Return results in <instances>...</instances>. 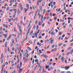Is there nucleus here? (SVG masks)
Listing matches in <instances>:
<instances>
[{
  "instance_id": "36",
  "label": "nucleus",
  "mask_w": 73,
  "mask_h": 73,
  "mask_svg": "<svg viewBox=\"0 0 73 73\" xmlns=\"http://www.w3.org/2000/svg\"><path fill=\"white\" fill-rule=\"evenodd\" d=\"M42 33V31H40L39 34V36H41V33Z\"/></svg>"
},
{
  "instance_id": "23",
  "label": "nucleus",
  "mask_w": 73,
  "mask_h": 73,
  "mask_svg": "<svg viewBox=\"0 0 73 73\" xmlns=\"http://www.w3.org/2000/svg\"><path fill=\"white\" fill-rule=\"evenodd\" d=\"M38 23V21H37V20H36L35 22V24H37Z\"/></svg>"
},
{
  "instance_id": "9",
  "label": "nucleus",
  "mask_w": 73,
  "mask_h": 73,
  "mask_svg": "<svg viewBox=\"0 0 73 73\" xmlns=\"http://www.w3.org/2000/svg\"><path fill=\"white\" fill-rule=\"evenodd\" d=\"M33 30L31 31V32L30 33V36H32V34H33Z\"/></svg>"
},
{
  "instance_id": "30",
  "label": "nucleus",
  "mask_w": 73,
  "mask_h": 73,
  "mask_svg": "<svg viewBox=\"0 0 73 73\" xmlns=\"http://www.w3.org/2000/svg\"><path fill=\"white\" fill-rule=\"evenodd\" d=\"M46 19V17H44V18L43 20L44 21H45Z\"/></svg>"
},
{
  "instance_id": "37",
  "label": "nucleus",
  "mask_w": 73,
  "mask_h": 73,
  "mask_svg": "<svg viewBox=\"0 0 73 73\" xmlns=\"http://www.w3.org/2000/svg\"><path fill=\"white\" fill-rule=\"evenodd\" d=\"M39 53L41 54L42 53V52L41 51V50H39Z\"/></svg>"
},
{
  "instance_id": "19",
  "label": "nucleus",
  "mask_w": 73,
  "mask_h": 73,
  "mask_svg": "<svg viewBox=\"0 0 73 73\" xmlns=\"http://www.w3.org/2000/svg\"><path fill=\"white\" fill-rule=\"evenodd\" d=\"M20 30V35H21V29H19Z\"/></svg>"
},
{
  "instance_id": "40",
  "label": "nucleus",
  "mask_w": 73,
  "mask_h": 73,
  "mask_svg": "<svg viewBox=\"0 0 73 73\" xmlns=\"http://www.w3.org/2000/svg\"><path fill=\"white\" fill-rule=\"evenodd\" d=\"M45 25V23H43L42 25V27H44V26Z\"/></svg>"
},
{
  "instance_id": "39",
  "label": "nucleus",
  "mask_w": 73,
  "mask_h": 73,
  "mask_svg": "<svg viewBox=\"0 0 73 73\" xmlns=\"http://www.w3.org/2000/svg\"><path fill=\"white\" fill-rule=\"evenodd\" d=\"M35 37H37V33H35Z\"/></svg>"
},
{
  "instance_id": "11",
  "label": "nucleus",
  "mask_w": 73,
  "mask_h": 73,
  "mask_svg": "<svg viewBox=\"0 0 73 73\" xmlns=\"http://www.w3.org/2000/svg\"><path fill=\"white\" fill-rule=\"evenodd\" d=\"M33 13V11H31L29 13V15H31V14H32V13Z\"/></svg>"
},
{
  "instance_id": "15",
  "label": "nucleus",
  "mask_w": 73,
  "mask_h": 73,
  "mask_svg": "<svg viewBox=\"0 0 73 73\" xmlns=\"http://www.w3.org/2000/svg\"><path fill=\"white\" fill-rule=\"evenodd\" d=\"M56 3L55 2H53V4L55 6L56 5Z\"/></svg>"
},
{
  "instance_id": "53",
  "label": "nucleus",
  "mask_w": 73,
  "mask_h": 73,
  "mask_svg": "<svg viewBox=\"0 0 73 73\" xmlns=\"http://www.w3.org/2000/svg\"><path fill=\"white\" fill-rule=\"evenodd\" d=\"M61 34H62V33L60 32L59 33V35H61Z\"/></svg>"
},
{
  "instance_id": "4",
  "label": "nucleus",
  "mask_w": 73,
  "mask_h": 73,
  "mask_svg": "<svg viewBox=\"0 0 73 73\" xmlns=\"http://www.w3.org/2000/svg\"><path fill=\"white\" fill-rule=\"evenodd\" d=\"M64 68L66 69V70H68L69 69V66H66L65 68Z\"/></svg>"
},
{
  "instance_id": "60",
  "label": "nucleus",
  "mask_w": 73,
  "mask_h": 73,
  "mask_svg": "<svg viewBox=\"0 0 73 73\" xmlns=\"http://www.w3.org/2000/svg\"><path fill=\"white\" fill-rule=\"evenodd\" d=\"M56 25L57 26L58 25V23H57V22H56Z\"/></svg>"
},
{
  "instance_id": "49",
  "label": "nucleus",
  "mask_w": 73,
  "mask_h": 73,
  "mask_svg": "<svg viewBox=\"0 0 73 73\" xmlns=\"http://www.w3.org/2000/svg\"><path fill=\"white\" fill-rule=\"evenodd\" d=\"M35 61V59H33V61H32V62H33V64H34V62Z\"/></svg>"
},
{
  "instance_id": "54",
  "label": "nucleus",
  "mask_w": 73,
  "mask_h": 73,
  "mask_svg": "<svg viewBox=\"0 0 73 73\" xmlns=\"http://www.w3.org/2000/svg\"><path fill=\"white\" fill-rule=\"evenodd\" d=\"M8 10H9V7H8L6 10V11H8Z\"/></svg>"
},
{
  "instance_id": "57",
  "label": "nucleus",
  "mask_w": 73,
  "mask_h": 73,
  "mask_svg": "<svg viewBox=\"0 0 73 73\" xmlns=\"http://www.w3.org/2000/svg\"><path fill=\"white\" fill-rule=\"evenodd\" d=\"M65 40H68V38H67V37H66L65 38Z\"/></svg>"
},
{
  "instance_id": "59",
  "label": "nucleus",
  "mask_w": 73,
  "mask_h": 73,
  "mask_svg": "<svg viewBox=\"0 0 73 73\" xmlns=\"http://www.w3.org/2000/svg\"><path fill=\"white\" fill-rule=\"evenodd\" d=\"M19 59H18V60L17 61V63H19Z\"/></svg>"
},
{
  "instance_id": "62",
  "label": "nucleus",
  "mask_w": 73,
  "mask_h": 73,
  "mask_svg": "<svg viewBox=\"0 0 73 73\" xmlns=\"http://www.w3.org/2000/svg\"><path fill=\"white\" fill-rule=\"evenodd\" d=\"M68 20H71V18L70 17L68 18Z\"/></svg>"
},
{
  "instance_id": "13",
  "label": "nucleus",
  "mask_w": 73,
  "mask_h": 73,
  "mask_svg": "<svg viewBox=\"0 0 73 73\" xmlns=\"http://www.w3.org/2000/svg\"><path fill=\"white\" fill-rule=\"evenodd\" d=\"M72 47H69L67 48L68 50H70V49H72Z\"/></svg>"
},
{
  "instance_id": "20",
  "label": "nucleus",
  "mask_w": 73,
  "mask_h": 73,
  "mask_svg": "<svg viewBox=\"0 0 73 73\" xmlns=\"http://www.w3.org/2000/svg\"><path fill=\"white\" fill-rule=\"evenodd\" d=\"M46 69H48L49 68V66H46Z\"/></svg>"
},
{
  "instance_id": "33",
  "label": "nucleus",
  "mask_w": 73,
  "mask_h": 73,
  "mask_svg": "<svg viewBox=\"0 0 73 73\" xmlns=\"http://www.w3.org/2000/svg\"><path fill=\"white\" fill-rule=\"evenodd\" d=\"M7 50H6L5 52V54H7Z\"/></svg>"
},
{
  "instance_id": "61",
  "label": "nucleus",
  "mask_w": 73,
  "mask_h": 73,
  "mask_svg": "<svg viewBox=\"0 0 73 73\" xmlns=\"http://www.w3.org/2000/svg\"><path fill=\"white\" fill-rule=\"evenodd\" d=\"M57 48H55L54 49V50H55V51H56V50H57Z\"/></svg>"
},
{
  "instance_id": "5",
  "label": "nucleus",
  "mask_w": 73,
  "mask_h": 73,
  "mask_svg": "<svg viewBox=\"0 0 73 73\" xmlns=\"http://www.w3.org/2000/svg\"><path fill=\"white\" fill-rule=\"evenodd\" d=\"M36 16H37V12H36L35 13V14L34 18V20H35V18H36Z\"/></svg>"
},
{
  "instance_id": "42",
  "label": "nucleus",
  "mask_w": 73,
  "mask_h": 73,
  "mask_svg": "<svg viewBox=\"0 0 73 73\" xmlns=\"http://www.w3.org/2000/svg\"><path fill=\"white\" fill-rule=\"evenodd\" d=\"M70 53H70L71 54H72L73 53V52H72V51H71L70 52H69Z\"/></svg>"
},
{
  "instance_id": "14",
  "label": "nucleus",
  "mask_w": 73,
  "mask_h": 73,
  "mask_svg": "<svg viewBox=\"0 0 73 73\" xmlns=\"http://www.w3.org/2000/svg\"><path fill=\"white\" fill-rule=\"evenodd\" d=\"M35 28H36V26L35 25H34L33 27V29H35Z\"/></svg>"
},
{
  "instance_id": "10",
  "label": "nucleus",
  "mask_w": 73,
  "mask_h": 73,
  "mask_svg": "<svg viewBox=\"0 0 73 73\" xmlns=\"http://www.w3.org/2000/svg\"><path fill=\"white\" fill-rule=\"evenodd\" d=\"M54 40L53 39L52 40H51V44H53V41Z\"/></svg>"
},
{
  "instance_id": "7",
  "label": "nucleus",
  "mask_w": 73,
  "mask_h": 73,
  "mask_svg": "<svg viewBox=\"0 0 73 73\" xmlns=\"http://www.w3.org/2000/svg\"><path fill=\"white\" fill-rule=\"evenodd\" d=\"M24 9H25V13H27V11H28V9H27L24 8Z\"/></svg>"
},
{
  "instance_id": "28",
  "label": "nucleus",
  "mask_w": 73,
  "mask_h": 73,
  "mask_svg": "<svg viewBox=\"0 0 73 73\" xmlns=\"http://www.w3.org/2000/svg\"><path fill=\"white\" fill-rule=\"evenodd\" d=\"M44 58H48V56L45 55L44 56Z\"/></svg>"
},
{
  "instance_id": "32",
  "label": "nucleus",
  "mask_w": 73,
  "mask_h": 73,
  "mask_svg": "<svg viewBox=\"0 0 73 73\" xmlns=\"http://www.w3.org/2000/svg\"><path fill=\"white\" fill-rule=\"evenodd\" d=\"M19 9H18V11H17V13H18V14H19Z\"/></svg>"
},
{
  "instance_id": "29",
  "label": "nucleus",
  "mask_w": 73,
  "mask_h": 73,
  "mask_svg": "<svg viewBox=\"0 0 73 73\" xmlns=\"http://www.w3.org/2000/svg\"><path fill=\"white\" fill-rule=\"evenodd\" d=\"M58 44H59V47L61 46V45H62V43Z\"/></svg>"
},
{
  "instance_id": "3",
  "label": "nucleus",
  "mask_w": 73,
  "mask_h": 73,
  "mask_svg": "<svg viewBox=\"0 0 73 73\" xmlns=\"http://www.w3.org/2000/svg\"><path fill=\"white\" fill-rule=\"evenodd\" d=\"M45 0H44L43 1V2L42 3V6L44 7V5H45Z\"/></svg>"
},
{
  "instance_id": "18",
  "label": "nucleus",
  "mask_w": 73,
  "mask_h": 73,
  "mask_svg": "<svg viewBox=\"0 0 73 73\" xmlns=\"http://www.w3.org/2000/svg\"><path fill=\"white\" fill-rule=\"evenodd\" d=\"M48 64L50 65L51 64H52V62H48Z\"/></svg>"
},
{
  "instance_id": "64",
  "label": "nucleus",
  "mask_w": 73,
  "mask_h": 73,
  "mask_svg": "<svg viewBox=\"0 0 73 73\" xmlns=\"http://www.w3.org/2000/svg\"><path fill=\"white\" fill-rule=\"evenodd\" d=\"M67 73H71V72L70 71H68L67 72Z\"/></svg>"
},
{
  "instance_id": "1",
  "label": "nucleus",
  "mask_w": 73,
  "mask_h": 73,
  "mask_svg": "<svg viewBox=\"0 0 73 73\" xmlns=\"http://www.w3.org/2000/svg\"><path fill=\"white\" fill-rule=\"evenodd\" d=\"M5 66V65H2L1 66V67H2V70H1V72L3 73V70L4 69V67Z\"/></svg>"
},
{
  "instance_id": "31",
  "label": "nucleus",
  "mask_w": 73,
  "mask_h": 73,
  "mask_svg": "<svg viewBox=\"0 0 73 73\" xmlns=\"http://www.w3.org/2000/svg\"><path fill=\"white\" fill-rule=\"evenodd\" d=\"M7 35L6 34H5V38H6L7 37Z\"/></svg>"
},
{
  "instance_id": "58",
  "label": "nucleus",
  "mask_w": 73,
  "mask_h": 73,
  "mask_svg": "<svg viewBox=\"0 0 73 73\" xmlns=\"http://www.w3.org/2000/svg\"><path fill=\"white\" fill-rule=\"evenodd\" d=\"M12 42L13 43H14V39H13L12 40Z\"/></svg>"
},
{
  "instance_id": "43",
  "label": "nucleus",
  "mask_w": 73,
  "mask_h": 73,
  "mask_svg": "<svg viewBox=\"0 0 73 73\" xmlns=\"http://www.w3.org/2000/svg\"><path fill=\"white\" fill-rule=\"evenodd\" d=\"M56 14H52L53 16H56Z\"/></svg>"
},
{
  "instance_id": "41",
  "label": "nucleus",
  "mask_w": 73,
  "mask_h": 73,
  "mask_svg": "<svg viewBox=\"0 0 73 73\" xmlns=\"http://www.w3.org/2000/svg\"><path fill=\"white\" fill-rule=\"evenodd\" d=\"M48 41H49V39H47L45 42V43H47V42H48Z\"/></svg>"
},
{
  "instance_id": "63",
  "label": "nucleus",
  "mask_w": 73,
  "mask_h": 73,
  "mask_svg": "<svg viewBox=\"0 0 73 73\" xmlns=\"http://www.w3.org/2000/svg\"><path fill=\"white\" fill-rule=\"evenodd\" d=\"M28 42L29 43H31L32 42L31 40H29Z\"/></svg>"
},
{
  "instance_id": "21",
  "label": "nucleus",
  "mask_w": 73,
  "mask_h": 73,
  "mask_svg": "<svg viewBox=\"0 0 73 73\" xmlns=\"http://www.w3.org/2000/svg\"><path fill=\"white\" fill-rule=\"evenodd\" d=\"M3 29V27H2V26H1L0 27V30H1V31H2V29Z\"/></svg>"
},
{
  "instance_id": "24",
  "label": "nucleus",
  "mask_w": 73,
  "mask_h": 73,
  "mask_svg": "<svg viewBox=\"0 0 73 73\" xmlns=\"http://www.w3.org/2000/svg\"><path fill=\"white\" fill-rule=\"evenodd\" d=\"M11 37H12V34H10L9 35V37L11 38Z\"/></svg>"
},
{
  "instance_id": "25",
  "label": "nucleus",
  "mask_w": 73,
  "mask_h": 73,
  "mask_svg": "<svg viewBox=\"0 0 73 73\" xmlns=\"http://www.w3.org/2000/svg\"><path fill=\"white\" fill-rule=\"evenodd\" d=\"M38 60L37 59H36V60H35V62H38Z\"/></svg>"
},
{
  "instance_id": "38",
  "label": "nucleus",
  "mask_w": 73,
  "mask_h": 73,
  "mask_svg": "<svg viewBox=\"0 0 73 73\" xmlns=\"http://www.w3.org/2000/svg\"><path fill=\"white\" fill-rule=\"evenodd\" d=\"M43 20V16H42V18L41 19V21H42Z\"/></svg>"
},
{
  "instance_id": "52",
  "label": "nucleus",
  "mask_w": 73,
  "mask_h": 73,
  "mask_svg": "<svg viewBox=\"0 0 73 73\" xmlns=\"http://www.w3.org/2000/svg\"><path fill=\"white\" fill-rule=\"evenodd\" d=\"M19 51L20 52V51H21V47H20L19 48Z\"/></svg>"
},
{
  "instance_id": "48",
  "label": "nucleus",
  "mask_w": 73,
  "mask_h": 73,
  "mask_svg": "<svg viewBox=\"0 0 73 73\" xmlns=\"http://www.w3.org/2000/svg\"><path fill=\"white\" fill-rule=\"evenodd\" d=\"M19 64H18L17 66V69H18V68H19Z\"/></svg>"
},
{
  "instance_id": "55",
  "label": "nucleus",
  "mask_w": 73,
  "mask_h": 73,
  "mask_svg": "<svg viewBox=\"0 0 73 73\" xmlns=\"http://www.w3.org/2000/svg\"><path fill=\"white\" fill-rule=\"evenodd\" d=\"M17 38H15V40L16 41V42H17Z\"/></svg>"
},
{
  "instance_id": "27",
  "label": "nucleus",
  "mask_w": 73,
  "mask_h": 73,
  "mask_svg": "<svg viewBox=\"0 0 73 73\" xmlns=\"http://www.w3.org/2000/svg\"><path fill=\"white\" fill-rule=\"evenodd\" d=\"M54 33H53V32H52L51 35H54Z\"/></svg>"
},
{
  "instance_id": "51",
  "label": "nucleus",
  "mask_w": 73,
  "mask_h": 73,
  "mask_svg": "<svg viewBox=\"0 0 73 73\" xmlns=\"http://www.w3.org/2000/svg\"><path fill=\"white\" fill-rule=\"evenodd\" d=\"M54 46H55V45H54V44L52 46V48H54Z\"/></svg>"
},
{
  "instance_id": "50",
  "label": "nucleus",
  "mask_w": 73,
  "mask_h": 73,
  "mask_svg": "<svg viewBox=\"0 0 73 73\" xmlns=\"http://www.w3.org/2000/svg\"><path fill=\"white\" fill-rule=\"evenodd\" d=\"M30 24L29 23L28 26V27H27V29L29 28V27H30Z\"/></svg>"
},
{
  "instance_id": "6",
  "label": "nucleus",
  "mask_w": 73,
  "mask_h": 73,
  "mask_svg": "<svg viewBox=\"0 0 73 73\" xmlns=\"http://www.w3.org/2000/svg\"><path fill=\"white\" fill-rule=\"evenodd\" d=\"M64 56H62L61 58V61H64Z\"/></svg>"
},
{
  "instance_id": "34",
  "label": "nucleus",
  "mask_w": 73,
  "mask_h": 73,
  "mask_svg": "<svg viewBox=\"0 0 73 73\" xmlns=\"http://www.w3.org/2000/svg\"><path fill=\"white\" fill-rule=\"evenodd\" d=\"M37 4L38 6V5H39V2H38H38L37 3Z\"/></svg>"
},
{
  "instance_id": "56",
  "label": "nucleus",
  "mask_w": 73,
  "mask_h": 73,
  "mask_svg": "<svg viewBox=\"0 0 73 73\" xmlns=\"http://www.w3.org/2000/svg\"><path fill=\"white\" fill-rule=\"evenodd\" d=\"M22 70V69H20L19 70V71H20V72H21Z\"/></svg>"
},
{
  "instance_id": "44",
  "label": "nucleus",
  "mask_w": 73,
  "mask_h": 73,
  "mask_svg": "<svg viewBox=\"0 0 73 73\" xmlns=\"http://www.w3.org/2000/svg\"><path fill=\"white\" fill-rule=\"evenodd\" d=\"M45 35V33H43L42 34V36H44Z\"/></svg>"
},
{
  "instance_id": "2",
  "label": "nucleus",
  "mask_w": 73,
  "mask_h": 73,
  "mask_svg": "<svg viewBox=\"0 0 73 73\" xmlns=\"http://www.w3.org/2000/svg\"><path fill=\"white\" fill-rule=\"evenodd\" d=\"M19 7H20V8L21 11H23V6L21 5V3H19Z\"/></svg>"
},
{
  "instance_id": "35",
  "label": "nucleus",
  "mask_w": 73,
  "mask_h": 73,
  "mask_svg": "<svg viewBox=\"0 0 73 73\" xmlns=\"http://www.w3.org/2000/svg\"><path fill=\"white\" fill-rule=\"evenodd\" d=\"M27 9H29V5H27Z\"/></svg>"
},
{
  "instance_id": "17",
  "label": "nucleus",
  "mask_w": 73,
  "mask_h": 73,
  "mask_svg": "<svg viewBox=\"0 0 73 73\" xmlns=\"http://www.w3.org/2000/svg\"><path fill=\"white\" fill-rule=\"evenodd\" d=\"M12 11H17V9H12Z\"/></svg>"
},
{
  "instance_id": "8",
  "label": "nucleus",
  "mask_w": 73,
  "mask_h": 73,
  "mask_svg": "<svg viewBox=\"0 0 73 73\" xmlns=\"http://www.w3.org/2000/svg\"><path fill=\"white\" fill-rule=\"evenodd\" d=\"M7 42H5V48H7Z\"/></svg>"
},
{
  "instance_id": "16",
  "label": "nucleus",
  "mask_w": 73,
  "mask_h": 73,
  "mask_svg": "<svg viewBox=\"0 0 73 73\" xmlns=\"http://www.w3.org/2000/svg\"><path fill=\"white\" fill-rule=\"evenodd\" d=\"M22 66V62H20V67H21V66Z\"/></svg>"
},
{
  "instance_id": "47",
  "label": "nucleus",
  "mask_w": 73,
  "mask_h": 73,
  "mask_svg": "<svg viewBox=\"0 0 73 73\" xmlns=\"http://www.w3.org/2000/svg\"><path fill=\"white\" fill-rule=\"evenodd\" d=\"M65 35L64 34L63 35H62V38H64V37H65Z\"/></svg>"
},
{
  "instance_id": "22",
  "label": "nucleus",
  "mask_w": 73,
  "mask_h": 73,
  "mask_svg": "<svg viewBox=\"0 0 73 73\" xmlns=\"http://www.w3.org/2000/svg\"><path fill=\"white\" fill-rule=\"evenodd\" d=\"M38 28H39L38 25H37L36 26V29H38Z\"/></svg>"
},
{
  "instance_id": "46",
  "label": "nucleus",
  "mask_w": 73,
  "mask_h": 73,
  "mask_svg": "<svg viewBox=\"0 0 73 73\" xmlns=\"http://www.w3.org/2000/svg\"><path fill=\"white\" fill-rule=\"evenodd\" d=\"M68 24H70V20L68 21Z\"/></svg>"
},
{
  "instance_id": "26",
  "label": "nucleus",
  "mask_w": 73,
  "mask_h": 73,
  "mask_svg": "<svg viewBox=\"0 0 73 73\" xmlns=\"http://www.w3.org/2000/svg\"><path fill=\"white\" fill-rule=\"evenodd\" d=\"M43 14L45 13V9H44L43 11Z\"/></svg>"
},
{
  "instance_id": "45",
  "label": "nucleus",
  "mask_w": 73,
  "mask_h": 73,
  "mask_svg": "<svg viewBox=\"0 0 73 73\" xmlns=\"http://www.w3.org/2000/svg\"><path fill=\"white\" fill-rule=\"evenodd\" d=\"M15 19V20H16V21H17V20H18V18H17V17Z\"/></svg>"
},
{
  "instance_id": "12",
  "label": "nucleus",
  "mask_w": 73,
  "mask_h": 73,
  "mask_svg": "<svg viewBox=\"0 0 73 73\" xmlns=\"http://www.w3.org/2000/svg\"><path fill=\"white\" fill-rule=\"evenodd\" d=\"M27 49L29 50H31V48H30V47H28Z\"/></svg>"
}]
</instances>
